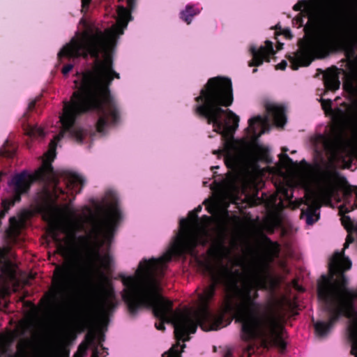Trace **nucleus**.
Here are the masks:
<instances>
[{
	"label": "nucleus",
	"mask_w": 357,
	"mask_h": 357,
	"mask_svg": "<svg viewBox=\"0 0 357 357\" xmlns=\"http://www.w3.org/2000/svg\"><path fill=\"white\" fill-rule=\"evenodd\" d=\"M325 86L330 90H337L340 88V81L339 77L335 72L324 75Z\"/></svg>",
	"instance_id": "13"
},
{
	"label": "nucleus",
	"mask_w": 357,
	"mask_h": 357,
	"mask_svg": "<svg viewBox=\"0 0 357 357\" xmlns=\"http://www.w3.org/2000/svg\"><path fill=\"white\" fill-rule=\"evenodd\" d=\"M67 210L73 218L76 217L77 211L75 210H74L73 208H68Z\"/></svg>",
	"instance_id": "23"
},
{
	"label": "nucleus",
	"mask_w": 357,
	"mask_h": 357,
	"mask_svg": "<svg viewBox=\"0 0 357 357\" xmlns=\"http://www.w3.org/2000/svg\"><path fill=\"white\" fill-rule=\"evenodd\" d=\"M234 263L239 264V261ZM240 266L245 271L249 272L250 278H245L238 269L233 271L222 263L218 265L206 264L205 269L211 283L199 294L205 293L210 287L213 289L211 295L207 298L209 307L215 296L216 286L220 284L222 287L225 291L223 310L235 315L236 321L241 324V335L244 341L273 336L280 325V314L271 303L256 301L258 297L257 289L265 287L264 276L256 268L248 270L245 265Z\"/></svg>",
	"instance_id": "5"
},
{
	"label": "nucleus",
	"mask_w": 357,
	"mask_h": 357,
	"mask_svg": "<svg viewBox=\"0 0 357 357\" xmlns=\"http://www.w3.org/2000/svg\"><path fill=\"white\" fill-rule=\"evenodd\" d=\"M321 106L326 113H332V101L331 100H325L321 99Z\"/></svg>",
	"instance_id": "17"
},
{
	"label": "nucleus",
	"mask_w": 357,
	"mask_h": 357,
	"mask_svg": "<svg viewBox=\"0 0 357 357\" xmlns=\"http://www.w3.org/2000/svg\"><path fill=\"white\" fill-rule=\"evenodd\" d=\"M287 66V63L286 61H282L281 63H280L278 66H277V68L278 69H280V70H284L286 68Z\"/></svg>",
	"instance_id": "21"
},
{
	"label": "nucleus",
	"mask_w": 357,
	"mask_h": 357,
	"mask_svg": "<svg viewBox=\"0 0 357 357\" xmlns=\"http://www.w3.org/2000/svg\"><path fill=\"white\" fill-rule=\"evenodd\" d=\"M354 238L347 236L342 251H336L330 258V276L322 275L317 282V296L327 321H317L314 329L319 336L326 335L334 323L342 316L349 319L347 333L351 344V353L357 357V289L347 287V278L343 272L351 267V261L344 255V250Z\"/></svg>",
	"instance_id": "7"
},
{
	"label": "nucleus",
	"mask_w": 357,
	"mask_h": 357,
	"mask_svg": "<svg viewBox=\"0 0 357 357\" xmlns=\"http://www.w3.org/2000/svg\"><path fill=\"white\" fill-rule=\"evenodd\" d=\"M271 244L273 245V252L274 255H278V252H279V248H278V245L275 244V243H273V242H271Z\"/></svg>",
	"instance_id": "22"
},
{
	"label": "nucleus",
	"mask_w": 357,
	"mask_h": 357,
	"mask_svg": "<svg viewBox=\"0 0 357 357\" xmlns=\"http://www.w3.org/2000/svg\"><path fill=\"white\" fill-rule=\"evenodd\" d=\"M1 154L4 155L8 157H10L13 154V152L11 151H1Z\"/></svg>",
	"instance_id": "24"
},
{
	"label": "nucleus",
	"mask_w": 357,
	"mask_h": 357,
	"mask_svg": "<svg viewBox=\"0 0 357 357\" xmlns=\"http://www.w3.org/2000/svg\"><path fill=\"white\" fill-rule=\"evenodd\" d=\"M312 144L314 164L303 160V170L299 177L306 197L300 218L308 226L318 221L321 204L329 202L335 192L339 178L335 162L342 157L344 149L341 140L331 135L317 134L312 138Z\"/></svg>",
	"instance_id": "8"
},
{
	"label": "nucleus",
	"mask_w": 357,
	"mask_h": 357,
	"mask_svg": "<svg viewBox=\"0 0 357 357\" xmlns=\"http://www.w3.org/2000/svg\"><path fill=\"white\" fill-rule=\"evenodd\" d=\"M118 37H73L58 52L59 59L63 56L77 59L90 56L91 66L82 72H77L74 79V91L70 101L63 102V113L59 115L56 125L45 131L39 126L27 125L24 130L30 137H45L47 132H56L45 153L40 167L34 172L24 170L14 175L8 182L11 191L10 198L2 200L4 208L0 213L3 218L10 206L20 200L34 181L44 184L40 208L50 223L56 222L63 213L62 206L56 199L66 193L78 194L85 184L82 175L68 170H54L51 165L56 153L57 142L64 137H74L83 142L86 131L76 123L77 116L91 112L96 116L95 127L104 134L107 128L118 122L119 114L116 104L111 96L109 85L114 77L119 78L112 66V54Z\"/></svg>",
	"instance_id": "1"
},
{
	"label": "nucleus",
	"mask_w": 357,
	"mask_h": 357,
	"mask_svg": "<svg viewBox=\"0 0 357 357\" xmlns=\"http://www.w3.org/2000/svg\"><path fill=\"white\" fill-rule=\"evenodd\" d=\"M202 206H197L190 213L192 229L188 228V220L181 219L180 220L181 231L174 237L173 242L169 250L156 260L162 261L164 264L172 260L173 257H181L185 254H189L195 259L197 258V252L195 248L197 245L203 247L209 245L207 250L210 255L218 256L229 255V250L225 244V234L217 229L213 232L208 230L211 218L206 216V220L203 223L198 222L197 213L202 211Z\"/></svg>",
	"instance_id": "9"
},
{
	"label": "nucleus",
	"mask_w": 357,
	"mask_h": 357,
	"mask_svg": "<svg viewBox=\"0 0 357 357\" xmlns=\"http://www.w3.org/2000/svg\"><path fill=\"white\" fill-rule=\"evenodd\" d=\"M195 111L204 117L208 123H212L213 130L223 138L221 152L226 166L234 172H241L254 152V142L271 127V121L278 127H283L287 118L284 107L276 103H268L267 114L258 115L248 121L246 129L248 139L236 141L234 134L238 126L239 118L232 111L224 109L222 106H229L233 102L231 82L227 78L210 79L195 98Z\"/></svg>",
	"instance_id": "4"
},
{
	"label": "nucleus",
	"mask_w": 357,
	"mask_h": 357,
	"mask_svg": "<svg viewBox=\"0 0 357 357\" xmlns=\"http://www.w3.org/2000/svg\"><path fill=\"white\" fill-rule=\"evenodd\" d=\"M344 200L347 205V212L357 208V188L353 191H346L344 192Z\"/></svg>",
	"instance_id": "14"
},
{
	"label": "nucleus",
	"mask_w": 357,
	"mask_h": 357,
	"mask_svg": "<svg viewBox=\"0 0 357 357\" xmlns=\"http://www.w3.org/2000/svg\"><path fill=\"white\" fill-rule=\"evenodd\" d=\"M167 265L155 258L143 259L133 275L124 276L123 298L127 303L129 311L135 314L141 307L151 309L154 316L160 320L155 323L158 330L165 329L164 323L172 324L177 340L162 357H181L179 347L183 349V342L189 340L188 335L195 333L198 326L204 331L218 330L224 326L223 315L214 313L207 305V298L211 295L213 289H207L204 294H197V307L185 311L173 309L171 301L160 294L161 278Z\"/></svg>",
	"instance_id": "3"
},
{
	"label": "nucleus",
	"mask_w": 357,
	"mask_h": 357,
	"mask_svg": "<svg viewBox=\"0 0 357 357\" xmlns=\"http://www.w3.org/2000/svg\"><path fill=\"white\" fill-rule=\"evenodd\" d=\"M230 356H231V352L229 351L227 352L225 357H230Z\"/></svg>",
	"instance_id": "25"
},
{
	"label": "nucleus",
	"mask_w": 357,
	"mask_h": 357,
	"mask_svg": "<svg viewBox=\"0 0 357 357\" xmlns=\"http://www.w3.org/2000/svg\"><path fill=\"white\" fill-rule=\"evenodd\" d=\"M100 349H98V347H96L93 350V352H92V355H91V357H100L99 355H100Z\"/></svg>",
	"instance_id": "20"
},
{
	"label": "nucleus",
	"mask_w": 357,
	"mask_h": 357,
	"mask_svg": "<svg viewBox=\"0 0 357 357\" xmlns=\"http://www.w3.org/2000/svg\"><path fill=\"white\" fill-rule=\"evenodd\" d=\"M273 344L275 347H277L282 352L284 351L286 349V342L279 335H276L273 340Z\"/></svg>",
	"instance_id": "16"
},
{
	"label": "nucleus",
	"mask_w": 357,
	"mask_h": 357,
	"mask_svg": "<svg viewBox=\"0 0 357 357\" xmlns=\"http://www.w3.org/2000/svg\"><path fill=\"white\" fill-rule=\"evenodd\" d=\"M257 71V68H255V69H253V71H252V72L255 73H256Z\"/></svg>",
	"instance_id": "27"
},
{
	"label": "nucleus",
	"mask_w": 357,
	"mask_h": 357,
	"mask_svg": "<svg viewBox=\"0 0 357 357\" xmlns=\"http://www.w3.org/2000/svg\"><path fill=\"white\" fill-rule=\"evenodd\" d=\"M283 153L281 154V158H284L287 160V162L289 163H293L292 160L288 156V155L286 153V152L288 151L287 148L282 149Z\"/></svg>",
	"instance_id": "19"
},
{
	"label": "nucleus",
	"mask_w": 357,
	"mask_h": 357,
	"mask_svg": "<svg viewBox=\"0 0 357 357\" xmlns=\"http://www.w3.org/2000/svg\"><path fill=\"white\" fill-rule=\"evenodd\" d=\"M301 11L317 32L307 49L298 57L301 66H307L314 58L325 56L331 49L357 44V16L346 13L344 0H300L294 7Z\"/></svg>",
	"instance_id": "6"
},
{
	"label": "nucleus",
	"mask_w": 357,
	"mask_h": 357,
	"mask_svg": "<svg viewBox=\"0 0 357 357\" xmlns=\"http://www.w3.org/2000/svg\"><path fill=\"white\" fill-rule=\"evenodd\" d=\"M229 260L233 263H234V260H233L232 259H229Z\"/></svg>",
	"instance_id": "28"
},
{
	"label": "nucleus",
	"mask_w": 357,
	"mask_h": 357,
	"mask_svg": "<svg viewBox=\"0 0 357 357\" xmlns=\"http://www.w3.org/2000/svg\"><path fill=\"white\" fill-rule=\"evenodd\" d=\"M250 52L252 59L249 61V66H259L264 61L269 62V56L275 54L273 43L269 40L266 41L265 46L261 45L259 47L255 45L250 46Z\"/></svg>",
	"instance_id": "11"
},
{
	"label": "nucleus",
	"mask_w": 357,
	"mask_h": 357,
	"mask_svg": "<svg viewBox=\"0 0 357 357\" xmlns=\"http://www.w3.org/2000/svg\"><path fill=\"white\" fill-rule=\"evenodd\" d=\"M121 218L116 194L112 191L102 205L98 206V214H94L90 208L85 206L83 215L80 217L81 222L57 225L66 236L67 241L76 238V230L84 227L83 222L88 223L91 229L87 238L84 236L79 237L86 244L88 256L84 255L82 249L64 246L62 240L55 232L53 233V238L59 244L58 249L66 259L60 275L54 280V289L51 303L54 307H60L66 302L73 288L85 278L89 268L96 270L100 277V282L90 289V303L104 314H108L115 307L114 289L100 271V268L110 269L113 259L108 252L102 253L101 248L104 245H108L112 243Z\"/></svg>",
	"instance_id": "2"
},
{
	"label": "nucleus",
	"mask_w": 357,
	"mask_h": 357,
	"mask_svg": "<svg viewBox=\"0 0 357 357\" xmlns=\"http://www.w3.org/2000/svg\"><path fill=\"white\" fill-rule=\"evenodd\" d=\"M303 20L301 17V20H300V26H303Z\"/></svg>",
	"instance_id": "26"
},
{
	"label": "nucleus",
	"mask_w": 357,
	"mask_h": 357,
	"mask_svg": "<svg viewBox=\"0 0 357 357\" xmlns=\"http://www.w3.org/2000/svg\"><path fill=\"white\" fill-rule=\"evenodd\" d=\"M73 68V64L72 63L66 65L62 69V73L63 74V75H67L69 73V72L72 70Z\"/></svg>",
	"instance_id": "18"
},
{
	"label": "nucleus",
	"mask_w": 357,
	"mask_h": 357,
	"mask_svg": "<svg viewBox=\"0 0 357 357\" xmlns=\"http://www.w3.org/2000/svg\"><path fill=\"white\" fill-rule=\"evenodd\" d=\"M349 71L344 73L345 81L343 84L344 91L352 99V104L346 111H341L342 116H348L357 127V63L349 62Z\"/></svg>",
	"instance_id": "10"
},
{
	"label": "nucleus",
	"mask_w": 357,
	"mask_h": 357,
	"mask_svg": "<svg viewBox=\"0 0 357 357\" xmlns=\"http://www.w3.org/2000/svg\"><path fill=\"white\" fill-rule=\"evenodd\" d=\"M199 12L200 10L199 8L188 5L186 6L185 9L181 12V18L187 22V24H190L192 21V17L197 15Z\"/></svg>",
	"instance_id": "15"
},
{
	"label": "nucleus",
	"mask_w": 357,
	"mask_h": 357,
	"mask_svg": "<svg viewBox=\"0 0 357 357\" xmlns=\"http://www.w3.org/2000/svg\"><path fill=\"white\" fill-rule=\"evenodd\" d=\"M23 222L22 220L14 216L10 218L9 227L6 229V233L10 240H16V238L20 234V231Z\"/></svg>",
	"instance_id": "12"
}]
</instances>
